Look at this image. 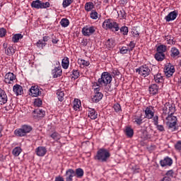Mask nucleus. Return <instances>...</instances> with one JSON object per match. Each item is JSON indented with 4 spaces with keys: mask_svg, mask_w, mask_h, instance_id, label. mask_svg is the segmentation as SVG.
<instances>
[{
    "mask_svg": "<svg viewBox=\"0 0 181 181\" xmlns=\"http://www.w3.org/2000/svg\"><path fill=\"white\" fill-rule=\"evenodd\" d=\"M112 81V76L108 72H103L101 77L98 79L96 86L105 87V91L106 93H111L112 91V87H111V82Z\"/></svg>",
    "mask_w": 181,
    "mask_h": 181,
    "instance_id": "f257e3e1",
    "label": "nucleus"
},
{
    "mask_svg": "<svg viewBox=\"0 0 181 181\" xmlns=\"http://www.w3.org/2000/svg\"><path fill=\"white\" fill-rule=\"evenodd\" d=\"M103 28L110 30H112V32H118L119 30V24L117 22H115L112 19H106L103 23Z\"/></svg>",
    "mask_w": 181,
    "mask_h": 181,
    "instance_id": "f03ea898",
    "label": "nucleus"
},
{
    "mask_svg": "<svg viewBox=\"0 0 181 181\" xmlns=\"http://www.w3.org/2000/svg\"><path fill=\"white\" fill-rule=\"evenodd\" d=\"M111 156L110 151L105 148H100L98 151L95 159L99 160L100 162H107L108 158Z\"/></svg>",
    "mask_w": 181,
    "mask_h": 181,
    "instance_id": "7ed1b4c3",
    "label": "nucleus"
},
{
    "mask_svg": "<svg viewBox=\"0 0 181 181\" xmlns=\"http://www.w3.org/2000/svg\"><path fill=\"white\" fill-rule=\"evenodd\" d=\"M167 122L166 125L168 127V129L173 131H177L176 124H177V117L173 116V115H168L165 117Z\"/></svg>",
    "mask_w": 181,
    "mask_h": 181,
    "instance_id": "20e7f679",
    "label": "nucleus"
},
{
    "mask_svg": "<svg viewBox=\"0 0 181 181\" xmlns=\"http://www.w3.org/2000/svg\"><path fill=\"white\" fill-rule=\"evenodd\" d=\"M175 111H176L175 107L170 103H166L163 107L162 118H165V117H169V115H173Z\"/></svg>",
    "mask_w": 181,
    "mask_h": 181,
    "instance_id": "39448f33",
    "label": "nucleus"
},
{
    "mask_svg": "<svg viewBox=\"0 0 181 181\" xmlns=\"http://www.w3.org/2000/svg\"><path fill=\"white\" fill-rule=\"evenodd\" d=\"M31 6L32 8H35V9H46V8L50 6V3L48 1L43 3V1L40 0H35L32 2Z\"/></svg>",
    "mask_w": 181,
    "mask_h": 181,
    "instance_id": "423d86ee",
    "label": "nucleus"
},
{
    "mask_svg": "<svg viewBox=\"0 0 181 181\" xmlns=\"http://www.w3.org/2000/svg\"><path fill=\"white\" fill-rule=\"evenodd\" d=\"M136 73H139L140 76H143L144 77H146L151 74V69L148 67V65L141 66L139 68L136 69Z\"/></svg>",
    "mask_w": 181,
    "mask_h": 181,
    "instance_id": "0eeeda50",
    "label": "nucleus"
},
{
    "mask_svg": "<svg viewBox=\"0 0 181 181\" xmlns=\"http://www.w3.org/2000/svg\"><path fill=\"white\" fill-rule=\"evenodd\" d=\"M94 95L92 96V101L93 103H100L101 100H103V97L104 96L100 92V87L94 88Z\"/></svg>",
    "mask_w": 181,
    "mask_h": 181,
    "instance_id": "6e6552de",
    "label": "nucleus"
},
{
    "mask_svg": "<svg viewBox=\"0 0 181 181\" xmlns=\"http://www.w3.org/2000/svg\"><path fill=\"white\" fill-rule=\"evenodd\" d=\"M95 32V27L86 25L82 28L83 36H91Z\"/></svg>",
    "mask_w": 181,
    "mask_h": 181,
    "instance_id": "1a4fd4ad",
    "label": "nucleus"
},
{
    "mask_svg": "<svg viewBox=\"0 0 181 181\" xmlns=\"http://www.w3.org/2000/svg\"><path fill=\"white\" fill-rule=\"evenodd\" d=\"M15 78H16V76H15V74H13V73L8 72L5 75L4 82L6 84H12L13 83V80H15Z\"/></svg>",
    "mask_w": 181,
    "mask_h": 181,
    "instance_id": "9d476101",
    "label": "nucleus"
},
{
    "mask_svg": "<svg viewBox=\"0 0 181 181\" xmlns=\"http://www.w3.org/2000/svg\"><path fill=\"white\" fill-rule=\"evenodd\" d=\"M173 164V160L168 156L165 157L163 160H160V165L162 168H165V166H172Z\"/></svg>",
    "mask_w": 181,
    "mask_h": 181,
    "instance_id": "9b49d317",
    "label": "nucleus"
},
{
    "mask_svg": "<svg viewBox=\"0 0 181 181\" xmlns=\"http://www.w3.org/2000/svg\"><path fill=\"white\" fill-rule=\"evenodd\" d=\"M49 40H50V37L49 36H44L42 37V40H39L37 43H36V46L37 47H41L42 49H43V47H45V46H46V42H49Z\"/></svg>",
    "mask_w": 181,
    "mask_h": 181,
    "instance_id": "f8f14e48",
    "label": "nucleus"
},
{
    "mask_svg": "<svg viewBox=\"0 0 181 181\" xmlns=\"http://www.w3.org/2000/svg\"><path fill=\"white\" fill-rule=\"evenodd\" d=\"M66 181H73V177L76 176V171L73 169H68L66 171Z\"/></svg>",
    "mask_w": 181,
    "mask_h": 181,
    "instance_id": "ddd939ff",
    "label": "nucleus"
},
{
    "mask_svg": "<svg viewBox=\"0 0 181 181\" xmlns=\"http://www.w3.org/2000/svg\"><path fill=\"white\" fill-rule=\"evenodd\" d=\"M175 73V66L172 65H168V66L165 69V74L166 77H172Z\"/></svg>",
    "mask_w": 181,
    "mask_h": 181,
    "instance_id": "4468645a",
    "label": "nucleus"
},
{
    "mask_svg": "<svg viewBox=\"0 0 181 181\" xmlns=\"http://www.w3.org/2000/svg\"><path fill=\"white\" fill-rule=\"evenodd\" d=\"M42 92L37 88V86H32L30 89V95L32 97H38Z\"/></svg>",
    "mask_w": 181,
    "mask_h": 181,
    "instance_id": "2eb2a0df",
    "label": "nucleus"
},
{
    "mask_svg": "<svg viewBox=\"0 0 181 181\" xmlns=\"http://www.w3.org/2000/svg\"><path fill=\"white\" fill-rule=\"evenodd\" d=\"M177 18V11H171L167 16H165V19L166 22H170V21H175Z\"/></svg>",
    "mask_w": 181,
    "mask_h": 181,
    "instance_id": "dca6fc26",
    "label": "nucleus"
},
{
    "mask_svg": "<svg viewBox=\"0 0 181 181\" xmlns=\"http://www.w3.org/2000/svg\"><path fill=\"white\" fill-rule=\"evenodd\" d=\"M52 77L54 78H57V77H60L62 76V73L63 71H62V66L55 67L54 69L52 70Z\"/></svg>",
    "mask_w": 181,
    "mask_h": 181,
    "instance_id": "f3484780",
    "label": "nucleus"
},
{
    "mask_svg": "<svg viewBox=\"0 0 181 181\" xmlns=\"http://www.w3.org/2000/svg\"><path fill=\"white\" fill-rule=\"evenodd\" d=\"M8 102V96L6 95V93H5V90L0 88V103H2V104H6Z\"/></svg>",
    "mask_w": 181,
    "mask_h": 181,
    "instance_id": "a211bd4d",
    "label": "nucleus"
},
{
    "mask_svg": "<svg viewBox=\"0 0 181 181\" xmlns=\"http://www.w3.org/2000/svg\"><path fill=\"white\" fill-rule=\"evenodd\" d=\"M35 152L37 156H45L47 152V150L45 147L39 146L38 148H36Z\"/></svg>",
    "mask_w": 181,
    "mask_h": 181,
    "instance_id": "6ab92c4d",
    "label": "nucleus"
},
{
    "mask_svg": "<svg viewBox=\"0 0 181 181\" xmlns=\"http://www.w3.org/2000/svg\"><path fill=\"white\" fill-rule=\"evenodd\" d=\"M13 91H14L16 95H22L23 94V88L21 85L16 84L13 87Z\"/></svg>",
    "mask_w": 181,
    "mask_h": 181,
    "instance_id": "aec40b11",
    "label": "nucleus"
},
{
    "mask_svg": "<svg viewBox=\"0 0 181 181\" xmlns=\"http://www.w3.org/2000/svg\"><path fill=\"white\" fill-rule=\"evenodd\" d=\"M158 91H159V87L156 84H153L149 87V93L152 95H155L158 94Z\"/></svg>",
    "mask_w": 181,
    "mask_h": 181,
    "instance_id": "412c9836",
    "label": "nucleus"
},
{
    "mask_svg": "<svg viewBox=\"0 0 181 181\" xmlns=\"http://www.w3.org/2000/svg\"><path fill=\"white\" fill-rule=\"evenodd\" d=\"M180 54V52L177 49V48L173 47L170 49V57H173V59H176V57H179V55Z\"/></svg>",
    "mask_w": 181,
    "mask_h": 181,
    "instance_id": "4be33fe9",
    "label": "nucleus"
},
{
    "mask_svg": "<svg viewBox=\"0 0 181 181\" xmlns=\"http://www.w3.org/2000/svg\"><path fill=\"white\" fill-rule=\"evenodd\" d=\"M34 114H36V116L37 118H43V117H45V115L46 114V112H45V110H42V109H35L33 111Z\"/></svg>",
    "mask_w": 181,
    "mask_h": 181,
    "instance_id": "5701e85b",
    "label": "nucleus"
},
{
    "mask_svg": "<svg viewBox=\"0 0 181 181\" xmlns=\"http://www.w3.org/2000/svg\"><path fill=\"white\" fill-rule=\"evenodd\" d=\"M146 114V118H148V119H152L153 118V115H155V113L152 110H151V107H146L145 110Z\"/></svg>",
    "mask_w": 181,
    "mask_h": 181,
    "instance_id": "b1692460",
    "label": "nucleus"
},
{
    "mask_svg": "<svg viewBox=\"0 0 181 181\" xmlns=\"http://www.w3.org/2000/svg\"><path fill=\"white\" fill-rule=\"evenodd\" d=\"M98 114L95 112V110L93 108H89L88 110V117L90 119H95L98 117Z\"/></svg>",
    "mask_w": 181,
    "mask_h": 181,
    "instance_id": "393cba45",
    "label": "nucleus"
},
{
    "mask_svg": "<svg viewBox=\"0 0 181 181\" xmlns=\"http://www.w3.org/2000/svg\"><path fill=\"white\" fill-rule=\"evenodd\" d=\"M152 74L153 75L154 77V81L156 83H163V76H162V74H155L153 72H152Z\"/></svg>",
    "mask_w": 181,
    "mask_h": 181,
    "instance_id": "a878e982",
    "label": "nucleus"
},
{
    "mask_svg": "<svg viewBox=\"0 0 181 181\" xmlns=\"http://www.w3.org/2000/svg\"><path fill=\"white\" fill-rule=\"evenodd\" d=\"M106 47L107 49H112L115 46V41L111 38L108 39L105 43Z\"/></svg>",
    "mask_w": 181,
    "mask_h": 181,
    "instance_id": "bb28decb",
    "label": "nucleus"
},
{
    "mask_svg": "<svg viewBox=\"0 0 181 181\" xmlns=\"http://www.w3.org/2000/svg\"><path fill=\"white\" fill-rule=\"evenodd\" d=\"M155 59L157 62H163L165 60V54L161 52H157L155 54Z\"/></svg>",
    "mask_w": 181,
    "mask_h": 181,
    "instance_id": "cd10ccee",
    "label": "nucleus"
},
{
    "mask_svg": "<svg viewBox=\"0 0 181 181\" xmlns=\"http://www.w3.org/2000/svg\"><path fill=\"white\" fill-rule=\"evenodd\" d=\"M94 9V3L93 2H87L85 4V10L86 12H90Z\"/></svg>",
    "mask_w": 181,
    "mask_h": 181,
    "instance_id": "c85d7f7f",
    "label": "nucleus"
},
{
    "mask_svg": "<svg viewBox=\"0 0 181 181\" xmlns=\"http://www.w3.org/2000/svg\"><path fill=\"white\" fill-rule=\"evenodd\" d=\"M20 39H23V35L21 33L15 34L12 37L13 43H18Z\"/></svg>",
    "mask_w": 181,
    "mask_h": 181,
    "instance_id": "c756f323",
    "label": "nucleus"
},
{
    "mask_svg": "<svg viewBox=\"0 0 181 181\" xmlns=\"http://www.w3.org/2000/svg\"><path fill=\"white\" fill-rule=\"evenodd\" d=\"M14 134L17 136H26V134L24 132L22 127L20 128V129H16L15 132H14Z\"/></svg>",
    "mask_w": 181,
    "mask_h": 181,
    "instance_id": "7c9ffc66",
    "label": "nucleus"
},
{
    "mask_svg": "<svg viewBox=\"0 0 181 181\" xmlns=\"http://www.w3.org/2000/svg\"><path fill=\"white\" fill-rule=\"evenodd\" d=\"M75 176H76V177L81 178L84 176V170H83L82 168H77L75 171Z\"/></svg>",
    "mask_w": 181,
    "mask_h": 181,
    "instance_id": "2f4dec72",
    "label": "nucleus"
},
{
    "mask_svg": "<svg viewBox=\"0 0 181 181\" xmlns=\"http://www.w3.org/2000/svg\"><path fill=\"white\" fill-rule=\"evenodd\" d=\"M126 135L128 138H132L134 136V129L131 127H127L125 129Z\"/></svg>",
    "mask_w": 181,
    "mask_h": 181,
    "instance_id": "473e14b6",
    "label": "nucleus"
},
{
    "mask_svg": "<svg viewBox=\"0 0 181 181\" xmlns=\"http://www.w3.org/2000/svg\"><path fill=\"white\" fill-rule=\"evenodd\" d=\"M174 37L172 35H167L165 38V42L168 45H175Z\"/></svg>",
    "mask_w": 181,
    "mask_h": 181,
    "instance_id": "72a5a7b5",
    "label": "nucleus"
},
{
    "mask_svg": "<svg viewBox=\"0 0 181 181\" xmlns=\"http://www.w3.org/2000/svg\"><path fill=\"white\" fill-rule=\"evenodd\" d=\"M69 58L67 57L64 58L62 62V66L63 69H64L65 70L69 69Z\"/></svg>",
    "mask_w": 181,
    "mask_h": 181,
    "instance_id": "f704fd0d",
    "label": "nucleus"
},
{
    "mask_svg": "<svg viewBox=\"0 0 181 181\" xmlns=\"http://www.w3.org/2000/svg\"><path fill=\"white\" fill-rule=\"evenodd\" d=\"M5 53L7 56H12L15 54V49L13 47H8L6 49H5Z\"/></svg>",
    "mask_w": 181,
    "mask_h": 181,
    "instance_id": "c9c22d12",
    "label": "nucleus"
},
{
    "mask_svg": "<svg viewBox=\"0 0 181 181\" xmlns=\"http://www.w3.org/2000/svg\"><path fill=\"white\" fill-rule=\"evenodd\" d=\"M167 49L166 45H160L157 47V53H165Z\"/></svg>",
    "mask_w": 181,
    "mask_h": 181,
    "instance_id": "e433bc0d",
    "label": "nucleus"
},
{
    "mask_svg": "<svg viewBox=\"0 0 181 181\" xmlns=\"http://www.w3.org/2000/svg\"><path fill=\"white\" fill-rule=\"evenodd\" d=\"M22 152V148L21 147H16L13 149L12 153L14 156H19Z\"/></svg>",
    "mask_w": 181,
    "mask_h": 181,
    "instance_id": "4c0bfd02",
    "label": "nucleus"
},
{
    "mask_svg": "<svg viewBox=\"0 0 181 181\" xmlns=\"http://www.w3.org/2000/svg\"><path fill=\"white\" fill-rule=\"evenodd\" d=\"M60 24L62 28H67V26H69L70 24V21H69L67 18H62L60 21Z\"/></svg>",
    "mask_w": 181,
    "mask_h": 181,
    "instance_id": "58836bf2",
    "label": "nucleus"
},
{
    "mask_svg": "<svg viewBox=\"0 0 181 181\" xmlns=\"http://www.w3.org/2000/svg\"><path fill=\"white\" fill-rule=\"evenodd\" d=\"M57 95L59 101H63L64 100V92L62 90H57Z\"/></svg>",
    "mask_w": 181,
    "mask_h": 181,
    "instance_id": "ea45409f",
    "label": "nucleus"
},
{
    "mask_svg": "<svg viewBox=\"0 0 181 181\" xmlns=\"http://www.w3.org/2000/svg\"><path fill=\"white\" fill-rule=\"evenodd\" d=\"M21 128L23 129V130L24 131L25 134H29V132H30V131H32V127H30L28 124L23 125L21 127Z\"/></svg>",
    "mask_w": 181,
    "mask_h": 181,
    "instance_id": "a19ab883",
    "label": "nucleus"
},
{
    "mask_svg": "<svg viewBox=\"0 0 181 181\" xmlns=\"http://www.w3.org/2000/svg\"><path fill=\"white\" fill-rule=\"evenodd\" d=\"M80 104L81 103L80 100H78V99L74 100L73 108L74 110H75V111H77L78 110L80 109Z\"/></svg>",
    "mask_w": 181,
    "mask_h": 181,
    "instance_id": "79ce46f5",
    "label": "nucleus"
},
{
    "mask_svg": "<svg viewBox=\"0 0 181 181\" xmlns=\"http://www.w3.org/2000/svg\"><path fill=\"white\" fill-rule=\"evenodd\" d=\"M117 13L118 16L123 19H125L127 18V13L125 12V10H124V8L120 9V11L117 12Z\"/></svg>",
    "mask_w": 181,
    "mask_h": 181,
    "instance_id": "37998d69",
    "label": "nucleus"
},
{
    "mask_svg": "<svg viewBox=\"0 0 181 181\" xmlns=\"http://www.w3.org/2000/svg\"><path fill=\"white\" fill-rule=\"evenodd\" d=\"M120 32L121 33H122V35H124V36H127V35H128V27H127L126 25L122 26L120 28Z\"/></svg>",
    "mask_w": 181,
    "mask_h": 181,
    "instance_id": "c03bdc74",
    "label": "nucleus"
},
{
    "mask_svg": "<svg viewBox=\"0 0 181 181\" xmlns=\"http://www.w3.org/2000/svg\"><path fill=\"white\" fill-rule=\"evenodd\" d=\"M78 64H80V66H90V62H88V61H86L84 59H78Z\"/></svg>",
    "mask_w": 181,
    "mask_h": 181,
    "instance_id": "a18cd8bd",
    "label": "nucleus"
},
{
    "mask_svg": "<svg viewBox=\"0 0 181 181\" xmlns=\"http://www.w3.org/2000/svg\"><path fill=\"white\" fill-rule=\"evenodd\" d=\"M73 4V0H64L62 5L63 8H67V6H70Z\"/></svg>",
    "mask_w": 181,
    "mask_h": 181,
    "instance_id": "49530a36",
    "label": "nucleus"
},
{
    "mask_svg": "<svg viewBox=\"0 0 181 181\" xmlns=\"http://www.w3.org/2000/svg\"><path fill=\"white\" fill-rule=\"evenodd\" d=\"M80 77V72H78V70H74L72 72V78L74 80Z\"/></svg>",
    "mask_w": 181,
    "mask_h": 181,
    "instance_id": "de8ad7c7",
    "label": "nucleus"
},
{
    "mask_svg": "<svg viewBox=\"0 0 181 181\" xmlns=\"http://www.w3.org/2000/svg\"><path fill=\"white\" fill-rule=\"evenodd\" d=\"M90 18H91V19H95V20L98 19V13H97V11L93 10L90 13Z\"/></svg>",
    "mask_w": 181,
    "mask_h": 181,
    "instance_id": "09e8293b",
    "label": "nucleus"
},
{
    "mask_svg": "<svg viewBox=\"0 0 181 181\" xmlns=\"http://www.w3.org/2000/svg\"><path fill=\"white\" fill-rule=\"evenodd\" d=\"M134 122H136L137 125H141V124H142V115H140V117H135Z\"/></svg>",
    "mask_w": 181,
    "mask_h": 181,
    "instance_id": "8fccbe9b",
    "label": "nucleus"
},
{
    "mask_svg": "<svg viewBox=\"0 0 181 181\" xmlns=\"http://www.w3.org/2000/svg\"><path fill=\"white\" fill-rule=\"evenodd\" d=\"M155 126L156 127V129H158V131H159L160 132H165V127H163V125L157 124H155Z\"/></svg>",
    "mask_w": 181,
    "mask_h": 181,
    "instance_id": "3c124183",
    "label": "nucleus"
},
{
    "mask_svg": "<svg viewBox=\"0 0 181 181\" xmlns=\"http://www.w3.org/2000/svg\"><path fill=\"white\" fill-rule=\"evenodd\" d=\"M51 138H52V139L54 141H57L60 139V135H59L57 132H54L52 134H51Z\"/></svg>",
    "mask_w": 181,
    "mask_h": 181,
    "instance_id": "603ef678",
    "label": "nucleus"
},
{
    "mask_svg": "<svg viewBox=\"0 0 181 181\" xmlns=\"http://www.w3.org/2000/svg\"><path fill=\"white\" fill-rule=\"evenodd\" d=\"M167 177H169L170 179H172L173 176L175 175V172H173V170H170L166 173Z\"/></svg>",
    "mask_w": 181,
    "mask_h": 181,
    "instance_id": "864d4df0",
    "label": "nucleus"
},
{
    "mask_svg": "<svg viewBox=\"0 0 181 181\" xmlns=\"http://www.w3.org/2000/svg\"><path fill=\"white\" fill-rule=\"evenodd\" d=\"M34 104L35 105H36V107H40V105H42V100L37 98V99H35Z\"/></svg>",
    "mask_w": 181,
    "mask_h": 181,
    "instance_id": "5fc2aeb1",
    "label": "nucleus"
},
{
    "mask_svg": "<svg viewBox=\"0 0 181 181\" xmlns=\"http://www.w3.org/2000/svg\"><path fill=\"white\" fill-rule=\"evenodd\" d=\"M5 35H6V30L4 28H0V37H5Z\"/></svg>",
    "mask_w": 181,
    "mask_h": 181,
    "instance_id": "6e6d98bb",
    "label": "nucleus"
},
{
    "mask_svg": "<svg viewBox=\"0 0 181 181\" xmlns=\"http://www.w3.org/2000/svg\"><path fill=\"white\" fill-rule=\"evenodd\" d=\"M153 124L154 125H158V124H159V117L158 115L153 116Z\"/></svg>",
    "mask_w": 181,
    "mask_h": 181,
    "instance_id": "4d7b16f0",
    "label": "nucleus"
},
{
    "mask_svg": "<svg viewBox=\"0 0 181 181\" xmlns=\"http://www.w3.org/2000/svg\"><path fill=\"white\" fill-rule=\"evenodd\" d=\"M120 53L122 54H127V53H128V49H127L125 47H122L120 49Z\"/></svg>",
    "mask_w": 181,
    "mask_h": 181,
    "instance_id": "13d9d810",
    "label": "nucleus"
},
{
    "mask_svg": "<svg viewBox=\"0 0 181 181\" xmlns=\"http://www.w3.org/2000/svg\"><path fill=\"white\" fill-rule=\"evenodd\" d=\"M132 34L134 37H138V36H139V32H138L136 30H132Z\"/></svg>",
    "mask_w": 181,
    "mask_h": 181,
    "instance_id": "bf43d9fd",
    "label": "nucleus"
},
{
    "mask_svg": "<svg viewBox=\"0 0 181 181\" xmlns=\"http://www.w3.org/2000/svg\"><path fill=\"white\" fill-rule=\"evenodd\" d=\"M175 149L177 151H181V141H178L175 145Z\"/></svg>",
    "mask_w": 181,
    "mask_h": 181,
    "instance_id": "052dcab7",
    "label": "nucleus"
},
{
    "mask_svg": "<svg viewBox=\"0 0 181 181\" xmlns=\"http://www.w3.org/2000/svg\"><path fill=\"white\" fill-rule=\"evenodd\" d=\"M113 108L116 111V112H118V111L121 110V105H119V104L115 105Z\"/></svg>",
    "mask_w": 181,
    "mask_h": 181,
    "instance_id": "680f3d73",
    "label": "nucleus"
},
{
    "mask_svg": "<svg viewBox=\"0 0 181 181\" xmlns=\"http://www.w3.org/2000/svg\"><path fill=\"white\" fill-rule=\"evenodd\" d=\"M132 170L134 173H139V167H138L137 165L132 167Z\"/></svg>",
    "mask_w": 181,
    "mask_h": 181,
    "instance_id": "e2e57ef3",
    "label": "nucleus"
},
{
    "mask_svg": "<svg viewBox=\"0 0 181 181\" xmlns=\"http://www.w3.org/2000/svg\"><path fill=\"white\" fill-rule=\"evenodd\" d=\"M129 46L130 47L131 51L134 50V48L135 47V42H134V41H131L130 43L129 44Z\"/></svg>",
    "mask_w": 181,
    "mask_h": 181,
    "instance_id": "0e129e2a",
    "label": "nucleus"
},
{
    "mask_svg": "<svg viewBox=\"0 0 181 181\" xmlns=\"http://www.w3.org/2000/svg\"><path fill=\"white\" fill-rule=\"evenodd\" d=\"M55 181H64V178H63L62 176L56 177Z\"/></svg>",
    "mask_w": 181,
    "mask_h": 181,
    "instance_id": "69168bd1",
    "label": "nucleus"
},
{
    "mask_svg": "<svg viewBox=\"0 0 181 181\" xmlns=\"http://www.w3.org/2000/svg\"><path fill=\"white\" fill-rule=\"evenodd\" d=\"M171 180H172V178H170L169 177H167V176L164 177L161 180V181H171Z\"/></svg>",
    "mask_w": 181,
    "mask_h": 181,
    "instance_id": "338daca9",
    "label": "nucleus"
},
{
    "mask_svg": "<svg viewBox=\"0 0 181 181\" xmlns=\"http://www.w3.org/2000/svg\"><path fill=\"white\" fill-rule=\"evenodd\" d=\"M6 111H9V110H12V107L10 105L5 107Z\"/></svg>",
    "mask_w": 181,
    "mask_h": 181,
    "instance_id": "774afa93",
    "label": "nucleus"
}]
</instances>
